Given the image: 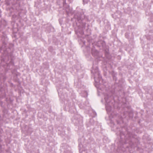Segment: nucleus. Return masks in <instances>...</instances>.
<instances>
[{
    "label": "nucleus",
    "instance_id": "nucleus-1",
    "mask_svg": "<svg viewBox=\"0 0 153 153\" xmlns=\"http://www.w3.org/2000/svg\"><path fill=\"white\" fill-rule=\"evenodd\" d=\"M91 72L94 75L95 86L97 88H99V85L100 84H102L103 79L100 74L97 67H96L95 68H94V67H93Z\"/></svg>",
    "mask_w": 153,
    "mask_h": 153
},
{
    "label": "nucleus",
    "instance_id": "nucleus-2",
    "mask_svg": "<svg viewBox=\"0 0 153 153\" xmlns=\"http://www.w3.org/2000/svg\"><path fill=\"white\" fill-rule=\"evenodd\" d=\"M104 99L105 102V104L106 110L108 113L109 114L110 113L111 110V97L108 95L107 94H105L104 95Z\"/></svg>",
    "mask_w": 153,
    "mask_h": 153
},
{
    "label": "nucleus",
    "instance_id": "nucleus-3",
    "mask_svg": "<svg viewBox=\"0 0 153 153\" xmlns=\"http://www.w3.org/2000/svg\"><path fill=\"white\" fill-rule=\"evenodd\" d=\"M98 52L96 50L93 49L92 50V53L93 56H97L98 55Z\"/></svg>",
    "mask_w": 153,
    "mask_h": 153
},
{
    "label": "nucleus",
    "instance_id": "nucleus-4",
    "mask_svg": "<svg viewBox=\"0 0 153 153\" xmlns=\"http://www.w3.org/2000/svg\"><path fill=\"white\" fill-rule=\"evenodd\" d=\"M79 150L80 153H85V151H83V149L81 148L82 145L80 144H79Z\"/></svg>",
    "mask_w": 153,
    "mask_h": 153
},
{
    "label": "nucleus",
    "instance_id": "nucleus-5",
    "mask_svg": "<svg viewBox=\"0 0 153 153\" xmlns=\"http://www.w3.org/2000/svg\"><path fill=\"white\" fill-rule=\"evenodd\" d=\"M83 92L84 94L83 95L82 93H81V95L84 97H87L88 95L86 91H83Z\"/></svg>",
    "mask_w": 153,
    "mask_h": 153
},
{
    "label": "nucleus",
    "instance_id": "nucleus-6",
    "mask_svg": "<svg viewBox=\"0 0 153 153\" xmlns=\"http://www.w3.org/2000/svg\"><path fill=\"white\" fill-rule=\"evenodd\" d=\"M85 24L84 23H83L82 24V26L81 27L82 28V29L83 30L85 28Z\"/></svg>",
    "mask_w": 153,
    "mask_h": 153
},
{
    "label": "nucleus",
    "instance_id": "nucleus-7",
    "mask_svg": "<svg viewBox=\"0 0 153 153\" xmlns=\"http://www.w3.org/2000/svg\"><path fill=\"white\" fill-rule=\"evenodd\" d=\"M66 11L68 14L70 13L71 12V10L69 9V10H68V8H67V9H66Z\"/></svg>",
    "mask_w": 153,
    "mask_h": 153
},
{
    "label": "nucleus",
    "instance_id": "nucleus-8",
    "mask_svg": "<svg viewBox=\"0 0 153 153\" xmlns=\"http://www.w3.org/2000/svg\"><path fill=\"white\" fill-rule=\"evenodd\" d=\"M78 122V120H75V122H74L76 124H78V123H77V122Z\"/></svg>",
    "mask_w": 153,
    "mask_h": 153
},
{
    "label": "nucleus",
    "instance_id": "nucleus-9",
    "mask_svg": "<svg viewBox=\"0 0 153 153\" xmlns=\"http://www.w3.org/2000/svg\"><path fill=\"white\" fill-rule=\"evenodd\" d=\"M87 105H87L88 104V101H87Z\"/></svg>",
    "mask_w": 153,
    "mask_h": 153
},
{
    "label": "nucleus",
    "instance_id": "nucleus-10",
    "mask_svg": "<svg viewBox=\"0 0 153 153\" xmlns=\"http://www.w3.org/2000/svg\"><path fill=\"white\" fill-rule=\"evenodd\" d=\"M80 122H81V123H82V121L81 120L80 121Z\"/></svg>",
    "mask_w": 153,
    "mask_h": 153
}]
</instances>
